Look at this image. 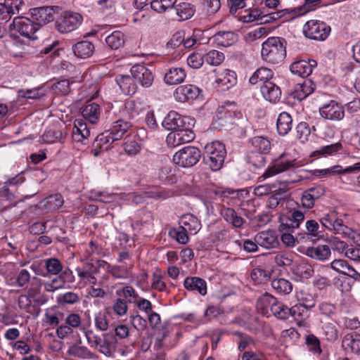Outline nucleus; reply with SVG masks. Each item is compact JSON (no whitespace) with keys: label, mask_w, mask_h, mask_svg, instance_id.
<instances>
[{"label":"nucleus","mask_w":360,"mask_h":360,"mask_svg":"<svg viewBox=\"0 0 360 360\" xmlns=\"http://www.w3.org/2000/svg\"><path fill=\"white\" fill-rule=\"evenodd\" d=\"M286 40L278 37H269L262 45L261 56L266 63L279 64L286 56Z\"/></svg>","instance_id":"1"},{"label":"nucleus","mask_w":360,"mask_h":360,"mask_svg":"<svg viewBox=\"0 0 360 360\" xmlns=\"http://www.w3.org/2000/svg\"><path fill=\"white\" fill-rule=\"evenodd\" d=\"M226 155L225 146L220 141H212L205 146L204 161L212 171L222 167Z\"/></svg>","instance_id":"2"},{"label":"nucleus","mask_w":360,"mask_h":360,"mask_svg":"<svg viewBox=\"0 0 360 360\" xmlns=\"http://www.w3.org/2000/svg\"><path fill=\"white\" fill-rule=\"evenodd\" d=\"M201 158V152L197 147L188 146L182 148L173 155L174 164L181 167L195 165Z\"/></svg>","instance_id":"3"},{"label":"nucleus","mask_w":360,"mask_h":360,"mask_svg":"<svg viewBox=\"0 0 360 360\" xmlns=\"http://www.w3.org/2000/svg\"><path fill=\"white\" fill-rule=\"evenodd\" d=\"M302 32L307 38L324 41L330 32V27L323 21L310 20L304 25Z\"/></svg>","instance_id":"4"},{"label":"nucleus","mask_w":360,"mask_h":360,"mask_svg":"<svg viewBox=\"0 0 360 360\" xmlns=\"http://www.w3.org/2000/svg\"><path fill=\"white\" fill-rule=\"evenodd\" d=\"M82 20L83 18L81 14L65 11L57 19L55 27L60 33H69L77 29Z\"/></svg>","instance_id":"5"},{"label":"nucleus","mask_w":360,"mask_h":360,"mask_svg":"<svg viewBox=\"0 0 360 360\" xmlns=\"http://www.w3.org/2000/svg\"><path fill=\"white\" fill-rule=\"evenodd\" d=\"M284 155L285 154L283 153L278 159L275 160L259 176V179L264 180L299 166V163L296 159L285 160Z\"/></svg>","instance_id":"6"},{"label":"nucleus","mask_w":360,"mask_h":360,"mask_svg":"<svg viewBox=\"0 0 360 360\" xmlns=\"http://www.w3.org/2000/svg\"><path fill=\"white\" fill-rule=\"evenodd\" d=\"M321 0H304V4L295 8H288L278 11L271 15V18L277 20L288 15L290 18L301 16L314 9L315 6L321 3Z\"/></svg>","instance_id":"7"},{"label":"nucleus","mask_w":360,"mask_h":360,"mask_svg":"<svg viewBox=\"0 0 360 360\" xmlns=\"http://www.w3.org/2000/svg\"><path fill=\"white\" fill-rule=\"evenodd\" d=\"M10 29L25 37L35 39L37 37L33 35L39 30V26L34 23L32 19L20 16L13 19V22L10 25Z\"/></svg>","instance_id":"8"},{"label":"nucleus","mask_w":360,"mask_h":360,"mask_svg":"<svg viewBox=\"0 0 360 360\" xmlns=\"http://www.w3.org/2000/svg\"><path fill=\"white\" fill-rule=\"evenodd\" d=\"M192 127H184L168 134L166 143L172 148L190 143L195 138V134L191 129Z\"/></svg>","instance_id":"9"},{"label":"nucleus","mask_w":360,"mask_h":360,"mask_svg":"<svg viewBox=\"0 0 360 360\" xmlns=\"http://www.w3.org/2000/svg\"><path fill=\"white\" fill-rule=\"evenodd\" d=\"M194 124L193 118L184 117L174 110L169 111L162 122L163 127L172 131L184 127H193Z\"/></svg>","instance_id":"10"},{"label":"nucleus","mask_w":360,"mask_h":360,"mask_svg":"<svg viewBox=\"0 0 360 360\" xmlns=\"http://www.w3.org/2000/svg\"><path fill=\"white\" fill-rule=\"evenodd\" d=\"M319 111L323 118L330 121H340L345 117L343 106L335 100L323 103Z\"/></svg>","instance_id":"11"},{"label":"nucleus","mask_w":360,"mask_h":360,"mask_svg":"<svg viewBox=\"0 0 360 360\" xmlns=\"http://www.w3.org/2000/svg\"><path fill=\"white\" fill-rule=\"evenodd\" d=\"M131 75L136 84L145 88L150 87L153 82L154 75L152 70L143 65L136 64L130 69Z\"/></svg>","instance_id":"12"},{"label":"nucleus","mask_w":360,"mask_h":360,"mask_svg":"<svg viewBox=\"0 0 360 360\" xmlns=\"http://www.w3.org/2000/svg\"><path fill=\"white\" fill-rule=\"evenodd\" d=\"M321 224L330 231L337 234L347 236L349 229L346 226L342 219H339L333 213L325 214L320 220Z\"/></svg>","instance_id":"13"},{"label":"nucleus","mask_w":360,"mask_h":360,"mask_svg":"<svg viewBox=\"0 0 360 360\" xmlns=\"http://www.w3.org/2000/svg\"><path fill=\"white\" fill-rule=\"evenodd\" d=\"M254 240L259 245L267 250L279 246L278 234L274 230L263 231L257 233L254 237Z\"/></svg>","instance_id":"14"},{"label":"nucleus","mask_w":360,"mask_h":360,"mask_svg":"<svg viewBox=\"0 0 360 360\" xmlns=\"http://www.w3.org/2000/svg\"><path fill=\"white\" fill-rule=\"evenodd\" d=\"M31 17L39 29L44 25L51 22L54 19V11L52 7L42 6L30 9Z\"/></svg>","instance_id":"15"},{"label":"nucleus","mask_w":360,"mask_h":360,"mask_svg":"<svg viewBox=\"0 0 360 360\" xmlns=\"http://www.w3.org/2000/svg\"><path fill=\"white\" fill-rule=\"evenodd\" d=\"M22 5V0H5L4 3H0V24L7 22L13 15L18 14Z\"/></svg>","instance_id":"16"},{"label":"nucleus","mask_w":360,"mask_h":360,"mask_svg":"<svg viewBox=\"0 0 360 360\" xmlns=\"http://www.w3.org/2000/svg\"><path fill=\"white\" fill-rule=\"evenodd\" d=\"M184 287L186 290L201 296H205L207 293V282L198 276H187L184 281Z\"/></svg>","instance_id":"17"},{"label":"nucleus","mask_w":360,"mask_h":360,"mask_svg":"<svg viewBox=\"0 0 360 360\" xmlns=\"http://www.w3.org/2000/svg\"><path fill=\"white\" fill-rule=\"evenodd\" d=\"M200 89L193 84L179 86L174 92L175 99L179 102H186L195 99L200 94Z\"/></svg>","instance_id":"18"},{"label":"nucleus","mask_w":360,"mask_h":360,"mask_svg":"<svg viewBox=\"0 0 360 360\" xmlns=\"http://www.w3.org/2000/svg\"><path fill=\"white\" fill-rule=\"evenodd\" d=\"M317 63L314 60H300L293 62L290 70L293 75L305 77L312 73L313 69L316 68Z\"/></svg>","instance_id":"19"},{"label":"nucleus","mask_w":360,"mask_h":360,"mask_svg":"<svg viewBox=\"0 0 360 360\" xmlns=\"http://www.w3.org/2000/svg\"><path fill=\"white\" fill-rule=\"evenodd\" d=\"M132 124L126 119L121 117L112 122L108 131L117 141L124 138V135L131 131Z\"/></svg>","instance_id":"20"},{"label":"nucleus","mask_w":360,"mask_h":360,"mask_svg":"<svg viewBox=\"0 0 360 360\" xmlns=\"http://www.w3.org/2000/svg\"><path fill=\"white\" fill-rule=\"evenodd\" d=\"M342 347L346 352L360 356V334L352 332L345 335L342 340Z\"/></svg>","instance_id":"21"},{"label":"nucleus","mask_w":360,"mask_h":360,"mask_svg":"<svg viewBox=\"0 0 360 360\" xmlns=\"http://www.w3.org/2000/svg\"><path fill=\"white\" fill-rule=\"evenodd\" d=\"M260 91L264 98L271 103H277L281 97L280 87L272 80L262 84Z\"/></svg>","instance_id":"22"},{"label":"nucleus","mask_w":360,"mask_h":360,"mask_svg":"<svg viewBox=\"0 0 360 360\" xmlns=\"http://www.w3.org/2000/svg\"><path fill=\"white\" fill-rule=\"evenodd\" d=\"M117 339L111 333H107L103 335L102 339L98 341V352L105 356L111 357L116 350Z\"/></svg>","instance_id":"23"},{"label":"nucleus","mask_w":360,"mask_h":360,"mask_svg":"<svg viewBox=\"0 0 360 360\" xmlns=\"http://www.w3.org/2000/svg\"><path fill=\"white\" fill-rule=\"evenodd\" d=\"M115 141H117L114 139L112 134L108 130L101 133L96 136L94 143L95 148L94 155L98 156L101 152L108 150L111 145Z\"/></svg>","instance_id":"24"},{"label":"nucleus","mask_w":360,"mask_h":360,"mask_svg":"<svg viewBox=\"0 0 360 360\" xmlns=\"http://www.w3.org/2000/svg\"><path fill=\"white\" fill-rule=\"evenodd\" d=\"M180 228L191 234H196L202 227L200 221L192 214H186L179 219Z\"/></svg>","instance_id":"25"},{"label":"nucleus","mask_w":360,"mask_h":360,"mask_svg":"<svg viewBox=\"0 0 360 360\" xmlns=\"http://www.w3.org/2000/svg\"><path fill=\"white\" fill-rule=\"evenodd\" d=\"M314 89V83L311 79H304L303 82L295 85L291 95L293 98L302 101L312 94Z\"/></svg>","instance_id":"26"},{"label":"nucleus","mask_w":360,"mask_h":360,"mask_svg":"<svg viewBox=\"0 0 360 360\" xmlns=\"http://www.w3.org/2000/svg\"><path fill=\"white\" fill-rule=\"evenodd\" d=\"M186 77V72L183 68L172 67L166 71L164 81L168 85H177L182 83Z\"/></svg>","instance_id":"27"},{"label":"nucleus","mask_w":360,"mask_h":360,"mask_svg":"<svg viewBox=\"0 0 360 360\" xmlns=\"http://www.w3.org/2000/svg\"><path fill=\"white\" fill-rule=\"evenodd\" d=\"M72 51L76 57L86 59L94 54L95 46L92 42L84 40L75 44L72 46Z\"/></svg>","instance_id":"28"},{"label":"nucleus","mask_w":360,"mask_h":360,"mask_svg":"<svg viewBox=\"0 0 360 360\" xmlns=\"http://www.w3.org/2000/svg\"><path fill=\"white\" fill-rule=\"evenodd\" d=\"M116 82L125 95H133L136 92L137 84L133 77L120 75L116 77Z\"/></svg>","instance_id":"29"},{"label":"nucleus","mask_w":360,"mask_h":360,"mask_svg":"<svg viewBox=\"0 0 360 360\" xmlns=\"http://www.w3.org/2000/svg\"><path fill=\"white\" fill-rule=\"evenodd\" d=\"M238 39V35L231 31H220L213 36L214 42L218 46L228 47Z\"/></svg>","instance_id":"30"},{"label":"nucleus","mask_w":360,"mask_h":360,"mask_svg":"<svg viewBox=\"0 0 360 360\" xmlns=\"http://www.w3.org/2000/svg\"><path fill=\"white\" fill-rule=\"evenodd\" d=\"M217 87L221 91L229 89L236 83V76L233 71L229 70L219 75L215 81Z\"/></svg>","instance_id":"31"},{"label":"nucleus","mask_w":360,"mask_h":360,"mask_svg":"<svg viewBox=\"0 0 360 360\" xmlns=\"http://www.w3.org/2000/svg\"><path fill=\"white\" fill-rule=\"evenodd\" d=\"M90 136V129L82 119H76L72 129V136L76 141L82 142Z\"/></svg>","instance_id":"32"},{"label":"nucleus","mask_w":360,"mask_h":360,"mask_svg":"<svg viewBox=\"0 0 360 360\" xmlns=\"http://www.w3.org/2000/svg\"><path fill=\"white\" fill-rule=\"evenodd\" d=\"M331 254L330 248L328 245H319L307 248L305 255L312 259L324 261L328 259Z\"/></svg>","instance_id":"33"},{"label":"nucleus","mask_w":360,"mask_h":360,"mask_svg":"<svg viewBox=\"0 0 360 360\" xmlns=\"http://www.w3.org/2000/svg\"><path fill=\"white\" fill-rule=\"evenodd\" d=\"M284 219L281 223L282 226H285L289 229H297L300 224L304 220V214L297 209H292L290 211L289 216Z\"/></svg>","instance_id":"34"},{"label":"nucleus","mask_w":360,"mask_h":360,"mask_svg":"<svg viewBox=\"0 0 360 360\" xmlns=\"http://www.w3.org/2000/svg\"><path fill=\"white\" fill-rule=\"evenodd\" d=\"M82 116L91 124H96L101 115L100 105L95 103H91L85 105L82 110Z\"/></svg>","instance_id":"35"},{"label":"nucleus","mask_w":360,"mask_h":360,"mask_svg":"<svg viewBox=\"0 0 360 360\" xmlns=\"http://www.w3.org/2000/svg\"><path fill=\"white\" fill-rule=\"evenodd\" d=\"M292 119L290 115L286 112L280 113L277 119L276 128L278 133L285 136L292 129Z\"/></svg>","instance_id":"36"},{"label":"nucleus","mask_w":360,"mask_h":360,"mask_svg":"<svg viewBox=\"0 0 360 360\" xmlns=\"http://www.w3.org/2000/svg\"><path fill=\"white\" fill-rule=\"evenodd\" d=\"M117 297L125 300L127 304H134L137 302L139 295L137 291L131 285H125L119 288L115 292Z\"/></svg>","instance_id":"37"},{"label":"nucleus","mask_w":360,"mask_h":360,"mask_svg":"<svg viewBox=\"0 0 360 360\" xmlns=\"http://www.w3.org/2000/svg\"><path fill=\"white\" fill-rule=\"evenodd\" d=\"M274 77V72L267 68L261 67L258 68L250 77L249 82L252 84H257L259 82L264 84L266 82L272 80Z\"/></svg>","instance_id":"38"},{"label":"nucleus","mask_w":360,"mask_h":360,"mask_svg":"<svg viewBox=\"0 0 360 360\" xmlns=\"http://www.w3.org/2000/svg\"><path fill=\"white\" fill-rule=\"evenodd\" d=\"M221 214L226 222L236 228H241L245 222L244 219L232 208L222 209Z\"/></svg>","instance_id":"39"},{"label":"nucleus","mask_w":360,"mask_h":360,"mask_svg":"<svg viewBox=\"0 0 360 360\" xmlns=\"http://www.w3.org/2000/svg\"><path fill=\"white\" fill-rule=\"evenodd\" d=\"M179 20L190 19L195 13V6L188 2H181L174 6Z\"/></svg>","instance_id":"40"},{"label":"nucleus","mask_w":360,"mask_h":360,"mask_svg":"<svg viewBox=\"0 0 360 360\" xmlns=\"http://www.w3.org/2000/svg\"><path fill=\"white\" fill-rule=\"evenodd\" d=\"M276 300L275 297L266 292L258 298L256 304L257 309L262 314H266L268 309H271V307L274 306Z\"/></svg>","instance_id":"41"},{"label":"nucleus","mask_w":360,"mask_h":360,"mask_svg":"<svg viewBox=\"0 0 360 360\" xmlns=\"http://www.w3.org/2000/svg\"><path fill=\"white\" fill-rule=\"evenodd\" d=\"M64 314L59 310L53 308L46 309L44 314V321L47 325L54 328L58 326L60 322L63 321Z\"/></svg>","instance_id":"42"},{"label":"nucleus","mask_w":360,"mask_h":360,"mask_svg":"<svg viewBox=\"0 0 360 360\" xmlns=\"http://www.w3.org/2000/svg\"><path fill=\"white\" fill-rule=\"evenodd\" d=\"M68 354L74 357L83 359H92L96 358V354L91 352L84 346L73 345L68 349Z\"/></svg>","instance_id":"43"},{"label":"nucleus","mask_w":360,"mask_h":360,"mask_svg":"<svg viewBox=\"0 0 360 360\" xmlns=\"http://www.w3.org/2000/svg\"><path fill=\"white\" fill-rule=\"evenodd\" d=\"M250 143L257 152L266 154L271 150V143L266 137L255 136L250 139Z\"/></svg>","instance_id":"44"},{"label":"nucleus","mask_w":360,"mask_h":360,"mask_svg":"<svg viewBox=\"0 0 360 360\" xmlns=\"http://www.w3.org/2000/svg\"><path fill=\"white\" fill-rule=\"evenodd\" d=\"M272 288L281 294L288 295L292 290V284L284 278H275L271 281Z\"/></svg>","instance_id":"45"},{"label":"nucleus","mask_w":360,"mask_h":360,"mask_svg":"<svg viewBox=\"0 0 360 360\" xmlns=\"http://www.w3.org/2000/svg\"><path fill=\"white\" fill-rule=\"evenodd\" d=\"M294 274L302 279H307L314 274L312 266L304 261L298 263L294 269Z\"/></svg>","instance_id":"46"},{"label":"nucleus","mask_w":360,"mask_h":360,"mask_svg":"<svg viewBox=\"0 0 360 360\" xmlns=\"http://www.w3.org/2000/svg\"><path fill=\"white\" fill-rule=\"evenodd\" d=\"M131 268L118 265H108V272L114 278H127L130 276Z\"/></svg>","instance_id":"47"},{"label":"nucleus","mask_w":360,"mask_h":360,"mask_svg":"<svg viewBox=\"0 0 360 360\" xmlns=\"http://www.w3.org/2000/svg\"><path fill=\"white\" fill-rule=\"evenodd\" d=\"M105 42L111 49L117 50L124 44V34L120 31H115L105 37Z\"/></svg>","instance_id":"48"},{"label":"nucleus","mask_w":360,"mask_h":360,"mask_svg":"<svg viewBox=\"0 0 360 360\" xmlns=\"http://www.w3.org/2000/svg\"><path fill=\"white\" fill-rule=\"evenodd\" d=\"M326 170L328 176L353 173L356 171H360V162L345 168H343L341 165H337L330 168H327Z\"/></svg>","instance_id":"49"},{"label":"nucleus","mask_w":360,"mask_h":360,"mask_svg":"<svg viewBox=\"0 0 360 360\" xmlns=\"http://www.w3.org/2000/svg\"><path fill=\"white\" fill-rule=\"evenodd\" d=\"M264 154L257 151H250L246 155V161L254 167L260 168L264 166L266 163V158Z\"/></svg>","instance_id":"50"},{"label":"nucleus","mask_w":360,"mask_h":360,"mask_svg":"<svg viewBox=\"0 0 360 360\" xmlns=\"http://www.w3.org/2000/svg\"><path fill=\"white\" fill-rule=\"evenodd\" d=\"M273 315L278 319L286 320L288 319L289 307L276 299L271 309Z\"/></svg>","instance_id":"51"},{"label":"nucleus","mask_w":360,"mask_h":360,"mask_svg":"<svg viewBox=\"0 0 360 360\" xmlns=\"http://www.w3.org/2000/svg\"><path fill=\"white\" fill-rule=\"evenodd\" d=\"M108 312L101 311L95 314V327L101 331H106L109 326Z\"/></svg>","instance_id":"52"},{"label":"nucleus","mask_w":360,"mask_h":360,"mask_svg":"<svg viewBox=\"0 0 360 360\" xmlns=\"http://www.w3.org/2000/svg\"><path fill=\"white\" fill-rule=\"evenodd\" d=\"M125 300H122V297H117L112 304V310L114 314L119 316L122 317L127 315L128 311V304L125 302Z\"/></svg>","instance_id":"53"},{"label":"nucleus","mask_w":360,"mask_h":360,"mask_svg":"<svg viewBox=\"0 0 360 360\" xmlns=\"http://www.w3.org/2000/svg\"><path fill=\"white\" fill-rule=\"evenodd\" d=\"M45 268L47 272L51 275H57L63 270V264L60 261L55 257L44 260Z\"/></svg>","instance_id":"54"},{"label":"nucleus","mask_w":360,"mask_h":360,"mask_svg":"<svg viewBox=\"0 0 360 360\" xmlns=\"http://www.w3.org/2000/svg\"><path fill=\"white\" fill-rule=\"evenodd\" d=\"M204 56L205 62L214 66L219 65L224 60V53L217 50H211L205 54Z\"/></svg>","instance_id":"55"},{"label":"nucleus","mask_w":360,"mask_h":360,"mask_svg":"<svg viewBox=\"0 0 360 360\" xmlns=\"http://www.w3.org/2000/svg\"><path fill=\"white\" fill-rule=\"evenodd\" d=\"M297 298L300 302V304L303 305L306 309H311L315 306L314 296L307 290H302L297 292Z\"/></svg>","instance_id":"56"},{"label":"nucleus","mask_w":360,"mask_h":360,"mask_svg":"<svg viewBox=\"0 0 360 360\" xmlns=\"http://www.w3.org/2000/svg\"><path fill=\"white\" fill-rule=\"evenodd\" d=\"M269 271L261 268H255L250 273V278L255 285L262 284L269 278Z\"/></svg>","instance_id":"57"},{"label":"nucleus","mask_w":360,"mask_h":360,"mask_svg":"<svg viewBox=\"0 0 360 360\" xmlns=\"http://www.w3.org/2000/svg\"><path fill=\"white\" fill-rule=\"evenodd\" d=\"M176 2V0H153L150 2V7L158 13H163L172 8Z\"/></svg>","instance_id":"58"},{"label":"nucleus","mask_w":360,"mask_h":360,"mask_svg":"<svg viewBox=\"0 0 360 360\" xmlns=\"http://www.w3.org/2000/svg\"><path fill=\"white\" fill-rule=\"evenodd\" d=\"M123 118L133 119L139 115V110L134 101H127L122 109Z\"/></svg>","instance_id":"59"},{"label":"nucleus","mask_w":360,"mask_h":360,"mask_svg":"<svg viewBox=\"0 0 360 360\" xmlns=\"http://www.w3.org/2000/svg\"><path fill=\"white\" fill-rule=\"evenodd\" d=\"M81 297L76 292H67L57 297V301L62 304H75L79 302Z\"/></svg>","instance_id":"60"},{"label":"nucleus","mask_w":360,"mask_h":360,"mask_svg":"<svg viewBox=\"0 0 360 360\" xmlns=\"http://www.w3.org/2000/svg\"><path fill=\"white\" fill-rule=\"evenodd\" d=\"M306 345L308 349L314 354H321L322 350L320 345V341L314 335L310 334L307 335Z\"/></svg>","instance_id":"61"},{"label":"nucleus","mask_w":360,"mask_h":360,"mask_svg":"<svg viewBox=\"0 0 360 360\" xmlns=\"http://www.w3.org/2000/svg\"><path fill=\"white\" fill-rule=\"evenodd\" d=\"M76 271L77 273L78 276L82 279L85 283H89L90 285H96L97 283V279L94 276V274L96 271L93 272L91 269H82L79 267L76 269Z\"/></svg>","instance_id":"62"},{"label":"nucleus","mask_w":360,"mask_h":360,"mask_svg":"<svg viewBox=\"0 0 360 360\" xmlns=\"http://www.w3.org/2000/svg\"><path fill=\"white\" fill-rule=\"evenodd\" d=\"M342 148V143L340 142H337L333 144L322 146L319 149L315 150L314 153L324 156L331 155L340 151Z\"/></svg>","instance_id":"63"},{"label":"nucleus","mask_w":360,"mask_h":360,"mask_svg":"<svg viewBox=\"0 0 360 360\" xmlns=\"http://www.w3.org/2000/svg\"><path fill=\"white\" fill-rule=\"evenodd\" d=\"M125 153L129 155H135L141 150L140 144L134 139H128L122 144Z\"/></svg>","instance_id":"64"}]
</instances>
